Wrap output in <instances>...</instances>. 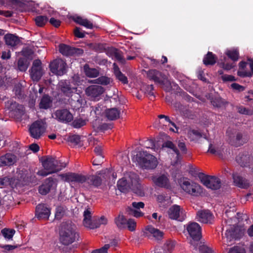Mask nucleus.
I'll use <instances>...</instances> for the list:
<instances>
[{
	"label": "nucleus",
	"mask_w": 253,
	"mask_h": 253,
	"mask_svg": "<svg viewBox=\"0 0 253 253\" xmlns=\"http://www.w3.org/2000/svg\"><path fill=\"white\" fill-rule=\"evenodd\" d=\"M118 190L123 193L132 192L139 196L145 195L144 186L141 183L139 176L134 172H129L117 182Z\"/></svg>",
	"instance_id": "f257e3e1"
},
{
	"label": "nucleus",
	"mask_w": 253,
	"mask_h": 253,
	"mask_svg": "<svg viewBox=\"0 0 253 253\" xmlns=\"http://www.w3.org/2000/svg\"><path fill=\"white\" fill-rule=\"evenodd\" d=\"M185 228L191 239L190 241L192 250L199 251V253H213L212 251L200 241L202 237L201 227L196 222H190Z\"/></svg>",
	"instance_id": "f03ea898"
},
{
	"label": "nucleus",
	"mask_w": 253,
	"mask_h": 253,
	"mask_svg": "<svg viewBox=\"0 0 253 253\" xmlns=\"http://www.w3.org/2000/svg\"><path fill=\"white\" fill-rule=\"evenodd\" d=\"M42 162L43 169L39 170L37 174L42 176L57 172L66 166L65 163H62L50 156L43 158Z\"/></svg>",
	"instance_id": "7ed1b4c3"
},
{
	"label": "nucleus",
	"mask_w": 253,
	"mask_h": 253,
	"mask_svg": "<svg viewBox=\"0 0 253 253\" xmlns=\"http://www.w3.org/2000/svg\"><path fill=\"white\" fill-rule=\"evenodd\" d=\"M135 159L140 167L146 169H155L158 165L157 158L146 151H140L136 155Z\"/></svg>",
	"instance_id": "20e7f679"
},
{
	"label": "nucleus",
	"mask_w": 253,
	"mask_h": 253,
	"mask_svg": "<svg viewBox=\"0 0 253 253\" xmlns=\"http://www.w3.org/2000/svg\"><path fill=\"white\" fill-rule=\"evenodd\" d=\"M79 237L76 226L71 223H63L60 231V239L64 245L74 242Z\"/></svg>",
	"instance_id": "39448f33"
},
{
	"label": "nucleus",
	"mask_w": 253,
	"mask_h": 253,
	"mask_svg": "<svg viewBox=\"0 0 253 253\" xmlns=\"http://www.w3.org/2000/svg\"><path fill=\"white\" fill-rule=\"evenodd\" d=\"M180 185L184 192L193 196L198 197L203 193L202 188L198 183L187 178L180 180Z\"/></svg>",
	"instance_id": "423d86ee"
},
{
	"label": "nucleus",
	"mask_w": 253,
	"mask_h": 253,
	"mask_svg": "<svg viewBox=\"0 0 253 253\" xmlns=\"http://www.w3.org/2000/svg\"><path fill=\"white\" fill-rule=\"evenodd\" d=\"M60 176L63 181L69 183L72 187L84 183L87 179L85 175L72 172L62 174Z\"/></svg>",
	"instance_id": "0eeeda50"
},
{
	"label": "nucleus",
	"mask_w": 253,
	"mask_h": 253,
	"mask_svg": "<svg viewBox=\"0 0 253 253\" xmlns=\"http://www.w3.org/2000/svg\"><path fill=\"white\" fill-rule=\"evenodd\" d=\"M168 214L169 218L181 222L184 220L186 217L185 211L177 205H173L170 207Z\"/></svg>",
	"instance_id": "6e6552de"
},
{
	"label": "nucleus",
	"mask_w": 253,
	"mask_h": 253,
	"mask_svg": "<svg viewBox=\"0 0 253 253\" xmlns=\"http://www.w3.org/2000/svg\"><path fill=\"white\" fill-rule=\"evenodd\" d=\"M6 111H8L9 116L18 118L23 113V106L16 102L8 100L5 103Z\"/></svg>",
	"instance_id": "1a4fd4ad"
},
{
	"label": "nucleus",
	"mask_w": 253,
	"mask_h": 253,
	"mask_svg": "<svg viewBox=\"0 0 253 253\" xmlns=\"http://www.w3.org/2000/svg\"><path fill=\"white\" fill-rule=\"evenodd\" d=\"M45 124L42 121H37L33 123L29 128L31 136L35 138H39L45 131Z\"/></svg>",
	"instance_id": "9d476101"
},
{
	"label": "nucleus",
	"mask_w": 253,
	"mask_h": 253,
	"mask_svg": "<svg viewBox=\"0 0 253 253\" xmlns=\"http://www.w3.org/2000/svg\"><path fill=\"white\" fill-rule=\"evenodd\" d=\"M43 74L42 67V62L40 60L36 59L33 61L32 68L30 70V75L33 81H39Z\"/></svg>",
	"instance_id": "9b49d317"
},
{
	"label": "nucleus",
	"mask_w": 253,
	"mask_h": 253,
	"mask_svg": "<svg viewBox=\"0 0 253 253\" xmlns=\"http://www.w3.org/2000/svg\"><path fill=\"white\" fill-rule=\"evenodd\" d=\"M201 181L208 188L212 190H217L221 187L220 180L215 176L205 175L201 178Z\"/></svg>",
	"instance_id": "f8f14e48"
},
{
	"label": "nucleus",
	"mask_w": 253,
	"mask_h": 253,
	"mask_svg": "<svg viewBox=\"0 0 253 253\" xmlns=\"http://www.w3.org/2000/svg\"><path fill=\"white\" fill-rule=\"evenodd\" d=\"M66 64L61 59L55 60L49 65L50 71L57 76H62L66 72Z\"/></svg>",
	"instance_id": "ddd939ff"
},
{
	"label": "nucleus",
	"mask_w": 253,
	"mask_h": 253,
	"mask_svg": "<svg viewBox=\"0 0 253 253\" xmlns=\"http://www.w3.org/2000/svg\"><path fill=\"white\" fill-rule=\"evenodd\" d=\"M52 118L62 123H68L73 119V115L67 109L56 110L52 115Z\"/></svg>",
	"instance_id": "4468645a"
},
{
	"label": "nucleus",
	"mask_w": 253,
	"mask_h": 253,
	"mask_svg": "<svg viewBox=\"0 0 253 253\" xmlns=\"http://www.w3.org/2000/svg\"><path fill=\"white\" fill-rule=\"evenodd\" d=\"M56 183L52 177L47 178L43 183L39 187V192L42 195H46L52 189L56 187Z\"/></svg>",
	"instance_id": "2eb2a0df"
},
{
	"label": "nucleus",
	"mask_w": 253,
	"mask_h": 253,
	"mask_svg": "<svg viewBox=\"0 0 253 253\" xmlns=\"http://www.w3.org/2000/svg\"><path fill=\"white\" fill-rule=\"evenodd\" d=\"M196 219L203 223H211L213 221L214 216L209 210H201L197 212Z\"/></svg>",
	"instance_id": "dca6fc26"
},
{
	"label": "nucleus",
	"mask_w": 253,
	"mask_h": 253,
	"mask_svg": "<svg viewBox=\"0 0 253 253\" xmlns=\"http://www.w3.org/2000/svg\"><path fill=\"white\" fill-rule=\"evenodd\" d=\"M59 50L64 56H71L83 53L82 49L74 48L63 43L60 44L59 45Z\"/></svg>",
	"instance_id": "f3484780"
},
{
	"label": "nucleus",
	"mask_w": 253,
	"mask_h": 253,
	"mask_svg": "<svg viewBox=\"0 0 253 253\" xmlns=\"http://www.w3.org/2000/svg\"><path fill=\"white\" fill-rule=\"evenodd\" d=\"M152 180L157 186L166 188L170 187L169 180L167 174H163L152 177Z\"/></svg>",
	"instance_id": "a211bd4d"
},
{
	"label": "nucleus",
	"mask_w": 253,
	"mask_h": 253,
	"mask_svg": "<svg viewBox=\"0 0 253 253\" xmlns=\"http://www.w3.org/2000/svg\"><path fill=\"white\" fill-rule=\"evenodd\" d=\"M104 91V88L99 85H92L85 89L86 94L93 99H96Z\"/></svg>",
	"instance_id": "6ab92c4d"
},
{
	"label": "nucleus",
	"mask_w": 253,
	"mask_h": 253,
	"mask_svg": "<svg viewBox=\"0 0 253 253\" xmlns=\"http://www.w3.org/2000/svg\"><path fill=\"white\" fill-rule=\"evenodd\" d=\"M50 213V209L44 204H39L36 207V215L39 219H47Z\"/></svg>",
	"instance_id": "aec40b11"
},
{
	"label": "nucleus",
	"mask_w": 253,
	"mask_h": 253,
	"mask_svg": "<svg viewBox=\"0 0 253 253\" xmlns=\"http://www.w3.org/2000/svg\"><path fill=\"white\" fill-rule=\"evenodd\" d=\"M237 162L243 167H250L253 161V158L246 153H240L236 157Z\"/></svg>",
	"instance_id": "412c9836"
},
{
	"label": "nucleus",
	"mask_w": 253,
	"mask_h": 253,
	"mask_svg": "<svg viewBox=\"0 0 253 253\" xmlns=\"http://www.w3.org/2000/svg\"><path fill=\"white\" fill-rule=\"evenodd\" d=\"M19 183V180L13 179L10 176H3L0 178V186L2 187H10L14 188Z\"/></svg>",
	"instance_id": "4be33fe9"
},
{
	"label": "nucleus",
	"mask_w": 253,
	"mask_h": 253,
	"mask_svg": "<svg viewBox=\"0 0 253 253\" xmlns=\"http://www.w3.org/2000/svg\"><path fill=\"white\" fill-rule=\"evenodd\" d=\"M92 211L90 208H87L84 212L83 224L86 227L90 229L95 228V226L93 225L94 220H91Z\"/></svg>",
	"instance_id": "5701e85b"
},
{
	"label": "nucleus",
	"mask_w": 253,
	"mask_h": 253,
	"mask_svg": "<svg viewBox=\"0 0 253 253\" xmlns=\"http://www.w3.org/2000/svg\"><path fill=\"white\" fill-rule=\"evenodd\" d=\"M16 161V156L11 153H7L0 158V167L10 166L13 165Z\"/></svg>",
	"instance_id": "b1692460"
},
{
	"label": "nucleus",
	"mask_w": 253,
	"mask_h": 253,
	"mask_svg": "<svg viewBox=\"0 0 253 253\" xmlns=\"http://www.w3.org/2000/svg\"><path fill=\"white\" fill-rule=\"evenodd\" d=\"M158 84H160L166 91H170L173 86L176 89L178 86L177 85L173 82H171L165 75L164 76L163 78Z\"/></svg>",
	"instance_id": "393cba45"
},
{
	"label": "nucleus",
	"mask_w": 253,
	"mask_h": 253,
	"mask_svg": "<svg viewBox=\"0 0 253 253\" xmlns=\"http://www.w3.org/2000/svg\"><path fill=\"white\" fill-rule=\"evenodd\" d=\"M233 179L235 184L239 187L246 188L249 185L248 181L238 173L233 174Z\"/></svg>",
	"instance_id": "a878e982"
},
{
	"label": "nucleus",
	"mask_w": 253,
	"mask_h": 253,
	"mask_svg": "<svg viewBox=\"0 0 253 253\" xmlns=\"http://www.w3.org/2000/svg\"><path fill=\"white\" fill-rule=\"evenodd\" d=\"M165 75L156 70H150L147 73L148 78L156 83L159 84Z\"/></svg>",
	"instance_id": "bb28decb"
},
{
	"label": "nucleus",
	"mask_w": 253,
	"mask_h": 253,
	"mask_svg": "<svg viewBox=\"0 0 253 253\" xmlns=\"http://www.w3.org/2000/svg\"><path fill=\"white\" fill-rule=\"evenodd\" d=\"M165 148H168L169 150L168 151L171 154L174 153L176 156L177 160H178L179 152L174 144L171 141H168L165 142L162 145V150H165Z\"/></svg>",
	"instance_id": "cd10ccee"
},
{
	"label": "nucleus",
	"mask_w": 253,
	"mask_h": 253,
	"mask_svg": "<svg viewBox=\"0 0 253 253\" xmlns=\"http://www.w3.org/2000/svg\"><path fill=\"white\" fill-rule=\"evenodd\" d=\"M72 19L76 23L84 26L87 29H91L93 28L92 23L86 19H84L77 15L72 16Z\"/></svg>",
	"instance_id": "c85d7f7f"
},
{
	"label": "nucleus",
	"mask_w": 253,
	"mask_h": 253,
	"mask_svg": "<svg viewBox=\"0 0 253 253\" xmlns=\"http://www.w3.org/2000/svg\"><path fill=\"white\" fill-rule=\"evenodd\" d=\"M6 44L11 47L18 45L20 42L19 38L13 34H7L4 36Z\"/></svg>",
	"instance_id": "c756f323"
},
{
	"label": "nucleus",
	"mask_w": 253,
	"mask_h": 253,
	"mask_svg": "<svg viewBox=\"0 0 253 253\" xmlns=\"http://www.w3.org/2000/svg\"><path fill=\"white\" fill-rule=\"evenodd\" d=\"M120 111L116 108L107 109L105 111V116L109 120H116L119 118Z\"/></svg>",
	"instance_id": "7c9ffc66"
},
{
	"label": "nucleus",
	"mask_w": 253,
	"mask_h": 253,
	"mask_svg": "<svg viewBox=\"0 0 253 253\" xmlns=\"http://www.w3.org/2000/svg\"><path fill=\"white\" fill-rule=\"evenodd\" d=\"M61 91L67 96H70L74 88H72L67 81H61L59 83Z\"/></svg>",
	"instance_id": "2f4dec72"
},
{
	"label": "nucleus",
	"mask_w": 253,
	"mask_h": 253,
	"mask_svg": "<svg viewBox=\"0 0 253 253\" xmlns=\"http://www.w3.org/2000/svg\"><path fill=\"white\" fill-rule=\"evenodd\" d=\"M84 72L86 76L90 78H96L99 74V71L95 68H90L87 64L84 67Z\"/></svg>",
	"instance_id": "473e14b6"
},
{
	"label": "nucleus",
	"mask_w": 253,
	"mask_h": 253,
	"mask_svg": "<svg viewBox=\"0 0 253 253\" xmlns=\"http://www.w3.org/2000/svg\"><path fill=\"white\" fill-rule=\"evenodd\" d=\"M52 100L51 98L47 95H44L42 98L39 106L41 109H47L50 107Z\"/></svg>",
	"instance_id": "72a5a7b5"
},
{
	"label": "nucleus",
	"mask_w": 253,
	"mask_h": 253,
	"mask_svg": "<svg viewBox=\"0 0 253 253\" xmlns=\"http://www.w3.org/2000/svg\"><path fill=\"white\" fill-rule=\"evenodd\" d=\"M216 57L211 52H208L203 59L204 64L206 65H212L215 63Z\"/></svg>",
	"instance_id": "f704fd0d"
},
{
	"label": "nucleus",
	"mask_w": 253,
	"mask_h": 253,
	"mask_svg": "<svg viewBox=\"0 0 253 253\" xmlns=\"http://www.w3.org/2000/svg\"><path fill=\"white\" fill-rule=\"evenodd\" d=\"M146 229L156 240H161L163 236L162 232L151 226H148Z\"/></svg>",
	"instance_id": "c9c22d12"
},
{
	"label": "nucleus",
	"mask_w": 253,
	"mask_h": 253,
	"mask_svg": "<svg viewBox=\"0 0 253 253\" xmlns=\"http://www.w3.org/2000/svg\"><path fill=\"white\" fill-rule=\"evenodd\" d=\"M111 82V79L106 76H101L95 80H91L89 83L106 85Z\"/></svg>",
	"instance_id": "e433bc0d"
},
{
	"label": "nucleus",
	"mask_w": 253,
	"mask_h": 253,
	"mask_svg": "<svg viewBox=\"0 0 253 253\" xmlns=\"http://www.w3.org/2000/svg\"><path fill=\"white\" fill-rule=\"evenodd\" d=\"M246 62L242 61L239 63V69L238 71V75L241 77H250L251 73L246 71L245 69L247 66Z\"/></svg>",
	"instance_id": "4c0bfd02"
},
{
	"label": "nucleus",
	"mask_w": 253,
	"mask_h": 253,
	"mask_svg": "<svg viewBox=\"0 0 253 253\" xmlns=\"http://www.w3.org/2000/svg\"><path fill=\"white\" fill-rule=\"evenodd\" d=\"M127 221L125 216L122 214H120L115 219V222L117 227L121 229L126 227Z\"/></svg>",
	"instance_id": "58836bf2"
},
{
	"label": "nucleus",
	"mask_w": 253,
	"mask_h": 253,
	"mask_svg": "<svg viewBox=\"0 0 253 253\" xmlns=\"http://www.w3.org/2000/svg\"><path fill=\"white\" fill-rule=\"evenodd\" d=\"M223 148L222 147L214 146L210 144L208 149V152L212 154L218 156L219 157L222 156Z\"/></svg>",
	"instance_id": "ea45409f"
},
{
	"label": "nucleus",
	"mask_w": 253,
	"mask_h": 253,
	"mask_svg": "<svg viewBox=\"0 0 253 253\" xmlns=\"http://www.w3.org/2000/svg\"><path fill=\"white\" fill-rule=\"evenodd\" d=\"M94 152L96 155V156H98V159H99V162L98 163H96V160H94L92 162V164L94 166H98L100 165L102 163H103V156L102 155V149L101 146H97L94 148Z\"/></svg>",
	"instance_id": "a19ab883"
},
{
	"label": "nucleus",
	"mask_w": 253,
	"mask_h": 253,
	"mask_svg": "<svg viewBox=\"0 0 253 253\" xmlns=\"http://www.w3.org/2000/svg\"><path fill=\"white\" fill-rule=\"evenodd\" d=\"M187 136L191 141H196L202 137V134L197 130L189 129Z\"/></svg>",
	"instance_id": "79ce46f5"
},
{
	"label": "nucleus",
	"mask_w": 253,
	"mask_h": 253,
	"mask_svg": "<svg viewBox=\"0 0 253 253\" xmlns=\"http://www.w3.org/2000/svg\"><path fill=\"white\" fill-rule=\"evenodd\" d=\"M226 54L233 61H237L239 57V51L237 48L228 49L226 51Z\"/></svg>",
	"instance_id": "37998d69"
},
{
	"label": "nucleus",
	"mask_w": 253,
	"mask_h": 253,
	"mask_svg": "<svg viewBox=\"0 0 253 253\" xmlns=\"http://www.w3.org/2000/svg\"><path fill=\"white\" fill-rule=\"evenodd\" d=\"M66 208L63 206H58L56 208L55 218L56 219H61L66 214Z\"/></svg>",
	"instance_id": "c03bdc74"
},
{
	"label": "nucleus",
	"mask_w": 253,
	"mask_h": 253,
	"mask_svg": "<svg viewBox=\"0 0 253 253\" xmlns=\"http://www.w3.org/2000/svg\"><path fill=\"white\" fill-rule=\"evenodd\" d=\"M174 248V243L172 241H168L164 245V249H157L155 252V253L158 252H161L163 253V251H165L166 253H170Z\"/></svg>",
	"instance_id": "a18cd8bd"
},
{
	"label": "nucleus",
	"mask_w": 253,
	"mask_h": 253,
	"mask_svg": "<svg viewBox=\"0 0 253 253\" xmlns=\"http://www.w3.org/2000/svg\"><path fill=\"white\" fill-rule=\"evenodd\" d=\"M86 123V120L82 118H77L72 122V126L75 128H79L85 125Z\"/></svg>",
	"instance_id": "49530a36"
},
{
	"label": "nucleus",
	"mask_w": 253,
	"mask_h": 253,
	"mask_svg": "<svg viewBox=\"0 0 253 253\" xmlns=\"http://www.w3.org/2000/svg\"><path fill=\"white\" fill-rule=\"evenodd\" d=\"M230 143H231L232 145H235L236 147L239 146L240 145H243L245 143V141L242 139V135L241 133H238L236 135V139L235 142L230 141Z\"/></svg>",
	"instance_id": "de8ad7c7"
},
{
	"label": "nucleus",
	"mask_w": 253,
	"mask_h": 253,
	"mask_svg": "<svg viewBox=\"0 0 253 253\" xmlns=\"http://www.w3.org/2000/svg\"><path fill=\"white\" fill-rule=\"evenodd\" d=\"M127 212L129 215L135 217H139L143 215V213L140 211V209L128 208Z\"/></svg>",
	"instance_id": "09e8293b"
},
{
	"label": "nucleus",
	"mask_w": 253,
	"mask_h": 253,
	"mask_svg": "<svg viewBox=\"0 0 253 253\" xmlns=\"http://www.w3.org/2000/svg\"><path fill=\"white\" fill-rule=\"evenodd\" d=\"M154 89L153 85H144L141 88V90H143L145 94L149 96H153L154 93L153 90Z\"/></svg>",
	"instance_id": "8fccbe9b"
},
{
	"label": "nucleus",
	"mask_w": 253,
	"mask_h": 253,
	"mask_svg": "<svg viewBox=\"0 0 253 253\" xmlns=\"http://www.w3.org/2000/svg\"><path fill=\"white\" fill-rule=\"evenodd\" d=\"M18 68L21 71H25L28 68L26 60L24 58H20L18 61Z\"/></svg>",
	"instance_id": "3c124183"
},
{
	"label": "nucleus",
	"mask_w": 253,
	"mask_h": 253,
	"mask_svg": "<svg viewBox=\"0 0 253 253\" xmlns=\"http://www.w3.org/2000/svg\"><path fill=\"white\" fill-rule=\"evenodd\" d=\"M108 220L104 216H101L100 218L94 220L93 224L95 226V228L99 227L101 225H105L107 223Z\"/></svg>",
	"instance_id": "603ef678"
},
{
	"label": "nucleus",
	"mask_w": 253,
	"mask_h": 253,
	"mask_svg": "<svg viewBox=\"0 0 253 253\" xmlns=\"http://www.w3.org/2000/svg\"><path fill=\"white\" fill-rule=\"evenodd\" d=\"M47 19L45 16H39L35 18V22L37 25L42 27L46 23Z\"/></svg>",
	"instance_id": "864d4df0"
},
{
	"label": "nucleus",
	"mask_w": 253,
	"mask_h": 253,
	"mask_svg": "<svg viewBox=\"0 0 253 253\" xmlns=\"http://www.w3.org/2000/svg\"><path fill=\"white\" fill-rule=\"evenodd\" d=\"M230 228L227 229L225 234L227 240L229 241L236 238L235 231L232 230V227H230Z\"/></svg>",
	"instance_id": "5fc2aeb1"
},
{
	"label": "nucleus",
	"mask_w": 253,
	"mask_h": 253,
	"mask_svg": "<svg viewBox=\"0 0 253 253\" xmlns=\"http://www.w3.org/2000/svg\"><path fill=\"white\" fill-rule=\"evenodd\" d=\"M1 233L5 238L10 239L13 236L15 231L12 229H4L1 230Z\"/></svg>",
	"instance_id": "6e6d98bb"
},
{
	"label": "nucleus",
	"mask_w": 253,
	"mask_h": 253,
	"mask_svg": "<svg viewBox=\"0 0 253 253\" xmlns=\"http://www.w3.org/2000/svg\"><path fill=\"white\" fill-rule=\"evenodd\" d=\"M91 184L94 186L98 187L101 185L102 180L100 177L97 175H93L90 178Z\"/></svg>",
	"instance_id": "4d7b16f0"
},
{
	"label": "nucleus",
	"mask_w": 253,
	"mask_h": 253,
	"mask_svg": "<svg viewBox=\"0 0 253 253\" xmlns=\"http://www.w3.org/2000/svg\"><path fill=\"white\" fill-rule=\"evenodd\" d=\"M228 253H246V251L243 247L234 246L230 249Z\"/></svg>",
	"instance_id": "13d9d810"
},
{
	"label": "nucleus",
	"mask_w": 253,
	"mask_h": 253,
	"mask_svg": "<svg viewBox=\"0 0 253 253\" xmlns=\"http://www.w3.org/2000/svg\"><path fill=\"white\" fill-rule=\"evenodd\" d=\"M238 112L242 114L252 115L253 113V111L251 110H249L244 106H239L238 107Z\"/></svg>",
	"instance_id": "bf43d9fd"
},
{
	"label": "nucleus",
	"mask_w": 253,
	"mask_h": 253,
	"mask_svg": "<svg viewBox=\"0 0 253 253\" xmlns=\"http://www.w3.org/2000/svg\"><path fill=\"white\" fill-rule=\"evenodd\" d=\"M145 147L150 148L156 151L154 141L152 139H148L146 140L143 144Z\"/></svg>",
	"instance_id": "052dcab7"
},
{
	"label": "nucleus",
	"mask_w": 253,
	"mask_h": 253,
	"mask_svg": "<svg viewBox=\"0 0 253 253\" xmlns=\"http://www.w3.org/2000/svg\"><path fill=\"white\" fill-rule=\"evenodd\" d=\"M126 227L129 231H134L136 227V222L133 219H129L126 222Z\"/></svg>",
	"instance_id": "680f3d73"
},
{
	"label": "nucleus",
	"mask_w": 253,
	"mask_h": 253,
	"mask_svg": "<svg viewBox=\"0 0 253 253\" xmlns=\"http://www.w3.org/2000/svg\"><path fill=\"white\" fill-rule=\"evenodd\" d=\"M81 137L78 135H73L68 138V141L74 144H78L80 142Z\"/></svg>",
	"instance_id": "e2e57ef3"
},
{
	"label": "nucleus",
	"mask_w": 253,
	"mask_h": 253,
	"mask_svg": "<svg viewBox=\"0 0 253 253\" xmlns=\"http://www.w3.org/2000/svg\"><path fill=\"white\" fill-rule=\"evenodd\" d=\"M110 247L109 244H106L102 248L93 251L91 253H107Z\"/></svg>",
	"instance_id": "0e129e2a"
},
{
	"label": "nucleus",
	"mask_w": 253,
	"mask_h": 253,
	"mask_svg": "<svg viewBox=\"0 0 253 253\" xmlns=\"http://www.w3.org/2000/svg\"><path fill=\"white\" fill-rule=\"evenodd\" d=\"M21 91L22 85L20 84H16L14 86L13 91L14 92L15 95L17 96V97L19 98L21 97Z\"/></svg>",
	"instance_id": "69168bd1"
},
{
	"label": "nucleus",
	"mask_w": 253,
	"mask_h": 253,
	"mask_svg": "<svg viewBox=\"0 0 253 253\" xmlns=\"http://www.w3.org/2000/svg\"><path fill=\"white\" fill-rule=\"evenodd\" d=\"M112 59L117 60L122 64L125 63V59L123 57L121 53L119 50H118L116 53H115L114 58Z\"/></svg>",
	"instance_id": "338daca9"
},
{
	"label": "nucleus",
	"mask_w": 253,
	"mask_h": 253,
	"mask_svg": "<svg viewBox=\"0 0 253 253\" xmlns=\"http://www.w3.org/2000/svg\"><path fill=\"white\" fill-rule=\"evenodd\" d=\"M119 74L115 76L118 80L121 81L124 84H126L128 83L126 77L124 75L122 72L118 73Z\"/></svg>",
	"instance_id": "774afa93"
}]
</instances>
